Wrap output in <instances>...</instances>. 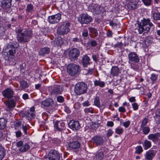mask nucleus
Listing matches in <instances>:
<instances>
[{"mask_svg": "<svg viewBox=\"0 0 160 160\" xmlns=\"http://www.w3.org/2000/svg\"><path fill=\"white\" fill-rule=\"evenodd\" d=\"M50 49L48 47H44L41 48L39 52V55L43 56L45 54H48L50 52Z\"/></svg>", "mask_w": 160, "mask_h": 160, "instance_id": "aec40b11", "label": "nucleus"}, {"mask_svg": "<svg viewBox=\"0 0 160 160\" xmlns=\"http://www.w3.org/2000/svg\"><path fill=\"white\" fill-rule=\"evenodd\" d=\"M123 125L125 127L127 128L130 125V122L129 121H127V122H124L122 123Z\"/></svg>", "mask_w": 160, "mask_h": 160, "instance_id": "603ef678", "label": "nucleus"}, {"mask_svg": "<svg viewBox=\"0 0 160 160\" xmlns=\"http://www.w3.org/2000/svg\"><path fill=\"white\" fill-rule=\"evenodd\" d=\"M31 35L32 32L30 31H25L24 32L17 35V39L20 42H28Z\"/></svg>", "mask_w": 160, "mask_h": 160, "instance_id": "20e7f679", "label": "nucleus"}, {"mask_svg": "<svg viewBox=\"0 0 160 160\" xmlns=\"http://www.w3.org/2000/svg\"><path fill=\"white\" fill-rule=\"evenodd\" d=\"M53 43L54 46L55 47H60L63 44V41L61 38H59L55 39L54 42H53Z\"/></svg>", "mask_w": 160, "mask_h": 160, "instance_id": "b1692460", "label": "nucleus"}, {"mask_svg": "<svg viewBox=\"0 0 160 160\" xmlns=\"http://www.w3.org/2000/svg\"><path fill=\"white\" fill-rule=\"evenodd\" d=\"M120 72V70L117 67L114 66L112 67L111 73V74L113 76H118Z\"/></svg>", "mask_w": 160, "mask_h": 160, "instance_id": "4be33fe9", "label": "nucleus"}, {"mask_svg": "<svg viewBox=\"0 0 160 160\" xmlns=\"http://www.w3.org/2000/svg\"><path fill=\"white\" fill-rule=\"evenodd\" d=\"M4 103L7 107L10 108H13L15 106V102L12 100L7 101Z\"/></svg>", "mask_w": 160, "mask_h": 160, "instance_id": "393cba45", "label": "nucleus"}, {"mask_svg": "<svg viewBox=\"0 0 160 160\" xmlns=\"http://www.w3.org/2000/svg\"><path fill=\"white\" fill-rule=\"evenodd\" d=\"M132 108L134 110H136L138 109V105L136 103H134L132 105Z\"/></svg>", "mask_w": 160, "mask_h": 160, "instance_id": "09e8293b", "label": "nucleus"}, {"mask_svg": "<svg viewBox=\"0 0 160 160\" xmlns=\"http://www.w3.org/2000/svg\"><path fill=\"white\" fill-rule=\"evenodd\" d=\"M91 44L92 46H95L97 44L95 41H91Z\"/></svg>", "mask_w": 160, "mask_h": 160, "instance_id": "338daca9", "label": "nucleus"}, {"mask_svg": "<svg viewBox=\"0 0 160 160\" xmlns=\"http://www.w3.org/2000/svg\"><path fill=\"white\" fill-rule=\"evenodd\" d=\"M61 15L58 13L54 15L49 17L48 20L50 23H55L58 22L61 19Z\"/></svg>", "mask_w": 160, "mask_h": 160, "instance_id": "f8f14e48", "label": "nucleus"}, {"mask_svg": "<svg viewBox=\"0 0 160 160\" xmlns=\"http://www.w3.org/2000/svg\"><path fill=\"white\" fill-rule=\"evenodd\" d=\"M87 88V85L84 83H78L75 86L74 92L77 95H80L85 93Z\"/></svg>", "mask_w": 160, "mask_h": 160, "instance_id": "7ed1b4c3", "label": "nucleus"}, {"mask_svg": "<svg viewBox=\"0 0 160 160\" xmlns=\"http://www.w3.org/2000/svg\"><path fill=\"white\" fill-rule=\"evenodd\" d=\"M82 105L83 106L86 107L89 105V102L88 101H86L82 103Z\"/></svg>", "mask_w": 160, "mask_h": 160, "instance_id": "052dcab7", "label": "nucleus"}, {"mask_svg": "<svg viewBox=\"0 0 160 160\" xmlns=\"http://www.w3.org/2000/svg\"><path fill=\"white\" fill-rule=\"evenodd\" d=\"M70 128L73 130H77L79 129L80 126L78 121L74 120L71 121L69 123Z\"/></svg>", "mask_w": 160, "mask_h": 160, "instance_id": "4468645a", "label": "nucleus"}, {"mask_svg": "<svg viewBox=\"0 0 160 160\" xmlns=\"http://www.w3.org/2000/svg\"><path fill=\"white\" fill-rule=\"evenodd\" d=\"M17 146L19 148V151L22 152H27L30 148V146L28 144L25 143L23 144V142L22 141L18 142L17 143Z\"/></svg>", "mask_w": 160, "mask_h": 160, "instance_id": "6e6552de", "label": "nucleus"}, {"mask_svg": "<svg viewBox=\"0 0 160 160\" xmlns=\"http://www.w3.org/2000/svg\"><path fill=\"white\" fill-rule=\"evenodd\" d=\"M64 123L60 121H56L54 124V127L59 131L61 130L64 128Z\"/></svg>", "mask_w": 160, "mask_h": 160, "instance_id": "f3484780", "label": "nucleus"}, {"mask_svg": "<svg viewBox=\"0 0 160 160\" xmlns=\"http://www.w3.org/2000/svg\"><path fill=\"white\" fill-rule=\"evenodd\" d=\"M118 110L119 112H124L126 111L125 108L122 107H119Z\"/></svg>", "mask_w": 160, "mask_h": 160, "instance_id": "4d7b16f0", "label": "nucleus"}, {"mask_svg": "<svg viewBox=\"0 0 160 160\" xmlns=\"http://www.w3.org/2000/svg\"><path fill=\"white\" fill-rule=\"evenodd\" d=\"M113 132L112 129H110L108 130L107 133V136L108 137H109L111 136Z\"/></svg>", "mask_w": 160, "mask_h": 160, "instance_id": "de8ad7c7", "label": "nucleus"}, {"mask_svg": "<svg viewBox=\"0 0 160 160\" xmlns=\"http://www.w3.org/2000/svg\"><path fill=\"white\" fill-rule=\"evenodd\" d=\"M22 128L24 131V133L25 134H27V127L26 126H24L23 125L22 126Z\"/></svg>", "mask_w": 160, "mask_h": 160, "instance_id": "6e6d98bb", "label": "nucleus"}, {"mask_svg": "<svg viewBox=\"0 0 160 160\" xmlns=\"http://www.w3.org/2000/svg\"><path fill=\"white\" fill-rule=\"evenodd\" d=\"M28 86V84L27 82L24 80L20 82V87L22 88H27Z\"/></svg>", "mask_w": 160, "mask_h": 160, "instance_id": "72a5a7b5", "label": "nucleus"}, {"mask_svg": "<svg viewBox=\"0 0 160 160\" xmlns=\"http://www.w3.org/2000/svg\"><path fill=\"white\" fill-rule=\"evenodd\" d=\"M150 20L148 19H144L142 21L140 24H138V32L139 34H141L143 32H147L150 29V27H152L153 24L150 22Z\"/></svg>", "mask_w": 160, "mask_h": 160, "instance_id": "f257e3e1", "label": "nucleus"}, {"mask_svg": "<svg viewBox=\"0 0 160 160\" xmlns=\"http://www.w3.org/2000/svg\"><path fill=\"white\" fill-rule=\"evenodd\" d=\"M62 87L59 85H55L52 91V92L54 94H59L62 91Z\"/></svg>", "mask_w": 160, "mask_h": 160, "instance_id": "6ab92c4d", "label": "nucleus"}, {"mask_svg": "<svg viewBox=\"0 0 160 160\" xmlns=\"http://www.w3.org/2000/svg\"><path fill=\"white\" fill-rule=\"evenodd\" d=\"M16 134L17 137H19L21 135L22 133L20 131H19L16 132Z\"/></svg>", "mask_w": 160, "mask_h": 160, "instance_id": "13d9d810", "label": "nucleus"}, {"mask_svg": "<svg viewBox=\"0 0 160 160\" xmlns=\"http://www.w3.org/2000/svg\"><path fill=\"white\" fill-rule=\"evenodd\" d=\"M70 24L68 22H64L59 26L57 29V33L60 35H63L67 34L70 31L69 27Z\"/></svg>", "mask_w": 160, "mask_h": 160, "instance_id": "423d86ee", "label": "nucleus"}, {"mask_svg": "<svg viewBox=\"0 0 160 160\" xmlns=\"http://www.w3.org/2000/svg\"><path fill=\"white\" fill-rule=\"evenodd\" d=\"M90 59L89 57L86 54L83 56L82 59V65L84 67H87L90 64Z\"/></svg>", "mask_w": 160, "mask_h": 160, "instance_id": "2eb2a0df", "label": "nucleus"}, {"mask_svg": "<svg viewBox=\"0 0 160 160\" xmlns=\"http://www.w3.org/2000/svg\"><path fill=\"white\" fill-rule=\"evenodd\" d=\"M143 132L144 134H147L150 131L149 128L147 127H142Z\"/></svg>", "mask_w": 160, "mask_h": 160, "instance_id": "79ce46f5", "label": "nucleus"}, {"mask_svg": "<svg viewBox=\"0 0 160 160\" xmlns=\"http://www.w3.org/2000/svg\"><path fill=\"white\" fill-rule=\"evenodd\" d=\"M91 17L86 13L82 14L79 19V21L82 24H88L92 21Z\"/></svg>", "mask_w": 160, "mask_h": 160, "instance_id": "0eeeda50", "label": "nucleus"}, {"mask_svg": "<svg viewBox=\"0 0 160 160\" xmlns=\"http://www.w3.org/2000/svg\"><path fill=\"white\" fill-rule=\"evenodd\" d=\"M93 72L92 68H87L84 69L82 71V73L84 75L92 74Z\"/></svg>", "mask_w": 160, "mask_h": 160, "instance_id": "cd10ccee", "label": "nucleus"}, {"mask_svg": "<svg viewBox=\"0 0 160 160\" xmlns=\"http://www.w3.org/2000/svg\"><path fill=\"white\" fill-rule=\"evenodd\" d=\"M33 9V5L31 4H29L28 5L26 9L27 12H31Z\"/></svg>", "mask_w": 160, "mask_h": 160, "instance_id": "58836bf2", "label": "nucleus"}, {"mask_svg": "<svg viewBox=\"0 0 160 160\" xmlns=\"http://www.w3.org/2000/svg\"><path fill=\"white\" fill-rule=\"evenodd\" d=\"M88 35V33L87 31L85 29H84L82 33V36L84 37H87Z\"/></svg>", "mask_w": 160, "mask_h": 160, "instance_id": "5fc2aeb1", "label": "nucleus"}, {"mask_svg": "<svg viewBox=\"0 0 160 160\" xmlns=\"http://www.w3.org/2000/svg\"><path fill=\"white\" fill-rule=\"evenodd\" d=\"M12 0H6L2 2V7L5 8H7L9 7L11 5Z\"/></svg>", "mask_w": 160, "mask_h": 160, "instance_id": "7c9ffc66", "label": "nucleus"}, {"mask_svg": "<svg viewBox=\"0 0 160 160\" xmlns=\"http://www.w3.org/2000/svg\"><path fill=\"white\" fill-rule=\"evenodd\" d=\"M80 51L77 48H73L71 49L69 53V56L72 60H76L79 56Z\"/></svg>", "mask_w": 160, "mask_h": 160, "instance_id": "9d476101", "label": "nucleus"}, {"mask_svg": "<svg viewBox=\"0 0 160 160\" xmlns=\"http://www.w3.org/2000/svg\"><path fill=\"white\" fill-rule=\"evenodd\" d=\"M80 146V144L78 141L71 142L69 144V147L72 149L78 148Z\"/></svg>", "mask_w": 160, "mask_h": 160, "instance_id": "412c9836", "label": "nucleus"}, {"mask_svg": "<svg viewBox=\"0 0 160 160\" xmlns=\"http://www.w3.org/2000/svg\"><path fill=\"white\" fill-rule=\"evenodd\" d=\"M4 33V29L2 26H0V36H2Z\"/></svg>", "mask_w": 160, "mask_h": 160, "instance_id": "49530a36", "label": "nucleus"}, {"mask_svg": "<svg viewBox=\"0 0 160 160\" xmlns=\"http://www.w3.org/2000/svg\"><path fill=\"white\" fill-rule=\"evenodd\" d=\"M129 101L131 102H135L136 100L135 97H131L129 98Z\"/></svg>", "mask_w": 160, "mask_h": 160, "instance_id": "bf43d9fd", "label": "nucleus"}, {"mask_svg": "<svg viewBox=\"0 0 160 160\" xmlns=\"http://www.w3.org/2000/svg\"><path fill=\"white\" fill-rule=\"evenodd\" d=\"M130 2L129 5L131 7V8L134 9L136 8L138 0H130Z\"/></svg>", "mask_w": 160, "mask_h": 160, "instance_id": "a878e982", "label": "nucleus"}, {"mask_svg": "<svg viewBox=\"0 0 160 160\" xmlns=\"http://www.w3.org/2000/svg\"><path fill=\"white\" fill-rule=\"evenodd\" d=\"M154 156V153L152 152H147L146 153V158L149 160L151 159Z\"/></svg>", "mask_w": 160, "mask_h": 160, "instance_id": "f704fd0d", "label": "nucleus"}, {"mask_svg": "<svg viewBox=\"0 0 160 160\" xmlns=\"http://www.w3.org/2000/svg\"><path fill=\"white\" fill-rule=\"evenodd\" d=\"M110 25L112 26H116L117 25V24L114 23L113 21H112L110 22Z\"/></svg>", "mask_w": 160, "mask_h": 160, "instance_id": "69168bd1", "label": "nucleus"}, {"mask_svg": "<svg viewBox=\"0 0 160 160\" xmlns=\"http://www.w3.org/2000/svg\"><path fill=\"white\" fill-rule=\"evenodd\" d=\"M112 32L111 31H108L107 33V37H110L112 36Z\"/></svg>", "mask_w": 160, "mask_h": 160, "instance_id": "e2e57ef3", "label": "nucleus"}, {"mask_svg": "<svg viewBox=\"0 0 160 160\" xmlns=\"http://www.w3.org/2000/svg\"><path fill=\"white\" fill-rule=\"evenodd\" d=\"M9 46L10 47L11 49L9 50L8 52H3L2 54L6 60H12L15 58L16 48H15L13 45L11 44L9 45Z\"/></svg>", "mask_w": 160, "mask_h": 160, "instance_id": "f03ea898", "label": "nucleus"}, {"mask_svg": "<svg viewBox=\"0 0 160 160\" xmlns=\"http://www.w3.org/2000/svg\"><path fill=\"white\" fill-rule=\"evenodd\" d=\"M144 148L145 149H147L151 146V144L150 141L145 140L144 143Z\"/></svg>", "mask_w": 160, "mask_h": 160, "instance_id": "473e14b6", "label": "nucleus"}, {"mask_svg": "<svg viewBox=\"0 0 160 160\" xmlns=\"http://www.w3.org/2000/svg\"><path fill=\"white\" fill-rule=\"evenodd\" d=\"M3 96L8 98H11L13 97L14 92L10 88H8L4 90L2 92Z\"/></svg>", "mask_w": 160, "mask_h": 160, "instance_id": "ddd939ff", "label": "nucleus"}, {"mask_svg": "<svg viewBox=\"0 0 160 160\" xmlns=\"http://www.w3.org/2000/svg\"><path fill=\"white\" fill-rule=\"evenodd\" d=\"M57 100L59 102H62L63 101L64 99L62 97L60 96L57 97Z\"/></svg>", "mask_w": 160, "mask_h": 160, "instance_id": "8fccbe9b", "label": "nucleus"}, {"mask_svg": "<svg viewBox=\"0 0 160 160\" xmlns=\"http://www.w3.org/2000/svg\"><path fill=\"white\" fill-rule=\"evenodd\" d=\"M122 128H117L116 129V132L118 134H120L122 133Z\"/></svg>", "mask_w": 160, "mask_h": 160, "instance_id": "3c124183", "label": "nucleus"}, {"mask_svg": "<svg viewBox=\"0 0 160 160\" xmlns=\"http://www.w3.org/2000/svg\"><path fill=\"white\" fill-rule=\"evenodd\" d=\"M160 137V134L157 133L154 134H150L148 136V138L153 141H157Z\"/></svg>", "mask_w": 160, "mask_h": 160, "instance_id": "5701e85b", "label": "nucleus"}, {"mask_svg": "<svg viewBox=\"0 0 160 160\" xmlns=\"http://www.w3.org/2000/svg\"><path fill=\"white\" fill-rule=\"evenodd\" d=\"M148 122V119L147 118H144L142 122L141 127L142 128L145 126Z\"/></svg>", "mask_w": 160, "mask_h": 160, "instance_id": "a19ab883", "label": "nucleus"}, {"mask_svg": "<svg viewBox=\"0 0 160 160\" xmlns=\"http://www.w3.org/2000/svg\"><path fill=\"white\" fill-rule=\"evenodd\" d=\"M67 70L69 75L73 76L80 72V67L78 65L70 63L67 66Z\"/></svg>", "mask_w": 160, "mask_h": 160, "instance_id": "39448f33", "label": "nucleus"}, {"mask_svg": "<svg viewBox=\"0 0 160 160\" xmlns=\"http://www.w3.org/2000/svg\"><path fill=\"white\" fill-rule=\"evenodd\" d=\"M143 151L142 148L141 146H139L136 148V152L138 154H140Z\"/></svg>", "mask_w": 160, "mask_h": 160, "instance_id": "4c0bfd02", "label": "nucleus"}, {"mask_svg": "<svg viewBox=\"0 0 160 160\" xmlns=\"http://www.w3.org/2000/svg\"><path fill=\"white\" fill-rule=\"evenodd\" d=\"M22 30L21 29H17L16 32L18 35L19 34H20L22 33Z\"/></svg>", "mask_w": 160, "mask_h": 160, "instance_id": "774afa93", "label": "nucleus"}, {"mask_svg": "<svg viewBox=\"0 0 160 160\" xmlns=\"http://www.w3.org/2000/svg\"><path fill=\"white\" fill-rule=\"evenodd\" d=\"M26 115L27 117H28L30 118H34L35 116V114L33 112L32 113L30 114L29 112H28L26 114Z\"/></svg>", "mask_w": 160, "mask_h": 160, "instance_id": "a18cd8bd", "label": "nucleus"}, {"mask_svg": "<svg viewBox=\"0 0 160 160\" xmlns=\"http://www.w3.org/2000/svg\"><path fill=\"white\" fill-rule=\"evenodd\" d=\"M142 1L145 5L149 6L151 4L152 0H142Z\"/></svg>", "mask_w": 160, "mask_h": 160, "instance_id": "c03bdc74", "label": "nucleus"}, {"mask_svg": "<svg viewBox=\"0 0 160 160\" xmlns=\"http://www.w3.org/2000/svg\"><path fill=\"white\" fill-rule=\"evenodd\" d=\"M6 121L3 118H0V129H4L6 126Z\"/></svg>", "mask_w": 160, "mask_h": 160, "instance_id": "c756f323", "label": "nucleus"}, {"mask_svg": "<svg viewBox=\"0 0 160 160\" xmlns=\"http://www.w3.org/2000/svg\"><path fill=\"white\" fill-rule=\"evenodd\" d=\"M103 153L100 150L97 152L95 155V158L98 160H101L103 158Z\"/></svg>", "mask_w": 160, "mask_h": 160, "instance_id": "bb28decb", "label": "nucleus"}, {"mask_svg": "<svg viewBox=\"0 0 160 160\" xmlns=\"http://www.w3.org/2000/svg\"><path fill=\"white\" fill-rule=\"evenodd\" d=\"M94 103L95 105L98 107H100V104L99 98L98 97H97L94 99Z\"/></svg>", "mask_w": 160, "mask_h": 160, "instance_id": "ea45409f", "label": "nucleus"}, {"mask_svg": "<svg viewBox=\"0 0 160 160\" xmlns=\"http://www.w3.org/2000/svg\"><path fill=\"white\" fill-rule=\"evenodd\" d=\"M53 103V101L52 99L51 98H48L42 102V106L44 107H48L49 106Z\"/></svg>", "mask_w": 160, "mask_h": 160, "instance_id": "a211bd4d", "label": "nucleus"}, {"mask_svg": "<svg viewBox=\"0 0 160 160\" xmlns=\"http://www.w3.org/2000/svg\"><path fill=\"white\" fill-rule=\"evenodd\" d=\"M89 30L90 32L92 34H95V35H96V34L97 33V31L96 29L92 27H91L89 28Z\"/></svg>", "mask_w": 160, "mask_h": 160, "instance_id": "37998d69", "label": "nucleus"}, {"mask_svg": "<svg viewBox=\"0 0 160 160\" xmlns=\"http://www.w3.org/2000/svg\"><path fill=\"white\" fill-rule=\"evenodd\" d=\"M157 76L154 74H152L151 75V78L152 81H155L157 79Z\"/></svg>", "mask_w": 160, "mask_h": 160, "instance_id": "864d4df0", "label": "nucleus"}, {"mask_svg": "<svg viewBox=\"0 0 160 160\" xmlns=\"http://www.w3.org/2000/svg\"><path fill=\"white\" fill-rule=\"evenodd\" d=\"M60 155L56 150H51L48 153V158L49 160H59Z\"/></svg>", "mask_w": 160, "mask_h": 160, "instance_id": "1a4fd4ad", "label": "nucleus"}, {"mask_svg": "<svg viewBox=\"0 0 160 160\" xmlns=\"http://www.w3.org/2000/svg\"><path fill=\"white\" fill-rule=\"evenodd\" d=\"M5 154V149L3 147L0 145V160H2Z\"/></svg>", "mask_w": 160, "mask_h": 160, "instance_id": "c85d7f7f", "label": "nucleus"}, {"mask_svg": "<svg viewBox=\"0 0 160 160\" xmlns=\"http://www.w3.org/2000/svg\"><path fill=\"white\" fill-rule=\"evenodd\" d=\"M107 125L109 127H112L113 125V122L111 121L108 122Z\"/></svg>", "mask_w": 160, "mask_h": 160, "instance_id": "0e129e2a", "label": "nucleus"}, {"mask_svg": "<svg viewBox=\"0 0 160 160\" xmlns=\"http://www.w3.org/2000/svg\"><path fill=\"white\" fill-rule=\"evenodd\" d=\"M129 60L135 62H138L139 59L137 55L135 53L132 52L128 55Z\"/></svg>", "mask_w": 160, "mask_h": 160, "instance_id": "dca6fc26", "label": "nucleus"}, {"mask_svg": "<svg viewBox=\"0 0 160 160\" xmlns=\"http://www.w3.org/2000/svg\"><path fill=\"white\" fill-rule=\"evenodd\" d=\"M153 18L155 20H160V13H155L153 14Z\"/></svg>", "mask_w": 160, "mask_h": 160, "instance_id": "e433bc0d", "label": "nucleus"}, {"mask_svg": "<svg viewBox=\"0 0 160 160\" xmlns=\"http://www.w3.org/2000/svg\"><path fill=\"white\" fill-rule=\"evenodd\" d=\"M22 98L25 100L28 99V94L26 93L24 94L22 96Z\"/></svg>", "mask_w": 160, "mask_h": 160, "instance_id": "680f3d73", "label": "nucleus"}, {"mask_svg": "<svg viewBox=\"0 0 160 160\" xmlns=\"http://www.w3.org/2000/svg\"><path fill=\"white\" fill-rule=\"evenodd\" d=\"M93 143L97 146L102 145L104 142L103 137L99 135H96L92 138Z\"/></svg>", "mask_w": 160, "mask_h": 160, "instance_id": "9b49d317", "label": "nucleus"}, {"mask_svg": "<svg viewBox=\"0 0 160 160\" xmlns=\"http://www.w3.org/2000/svg\"><path fill=\"white\" fill-rule=\"evenodd\" d=\"M99 125L100 124L96 122H92L91 125V128L93 129H96L98 127Z\"/></svg>", "mask_w": 160, "mask_h": 160, "instance_id": "c9c22d12", "label": "nucleus"}, {"mask_svg": "<svg viewBox=\"0 0 160 160\" xmlns=\"http://www.w3.org/2000/svg\"><path fill=\"white\" fill-rule=\"evenodd\" d=\"M95 85L99 86L101 87H103L105 85V83L103 82L100 81L99 80H95L94 82Z\"/></svg>", "mask_w": 160, "mask_h": 160, "instance_id": "2f4dec72", "label": "nucleus"}]
</instances>
